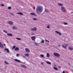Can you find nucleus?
I'll list each match as a JSON object with an SVG mask.
<instances>
[{"instance_id":"1a4fd4ad","label":"nucleus","mask_w":73,"mask_h":73,"mask_svg":"<svg viewBox=\"0 0 73 73\" xmlns=\"http://www.w3.org/2000/svg\"><path fill=\"white\" fill-rule=\"evenodd\" d=\"M15 51H19V47H17L14 49Z\"/></svg>"},{"instance_id":"2f4dec72","label":"nucleus","mask_w":73,"mask_h":73,"mask_svg":"<svg viewBox=\"0 0 73 73\" xmlns=\"http://www.w3.org/2000/svg\"><path fill=\"white\" fill-rule=\"evenodd\" d=\"M64 25H68V23L64 22Z\"/></svg>"},{"instance_id":"58836bf2","label":"nucleus","mask_w":73,"mask_h":73,"mask_svg":"<svg viewBox=\"0 0 73 73\" xmlns=\"http://www.w3.org/2000/svg\"><path fill=\"white\" fill-rule=\"evenodd\" d=\"M11 16H13V15H14V14L13 13H11Z\"/></svg>"},{"instance_id":"f03ea898","label":"nucleus","mask_w":73,"mask_h":73,"mask_svg":"<svg viewBox=\"0 0 73 73\" xmlns=\"http://www.w3.org/2000/svg\"><path fill=\"white\" fill-rule=\"evenodd\" d=\"M54 55L55 57H59L60 56V55L58 53H54Z\"/></svg>"},{"instance_id":"c9c22d12","label":"nucleus","mask_w":73,"mask_h":73,"mask_svg":"<svg viewBox=\"0 0 73 73\" xmlns=\"http://www.w3.org/2000/svg\"><path fill=\"white\" fill-rule=\"evenodd\" d=\"M58 68L59 69H61V66H58Z\"/></svg>"},{"instance_id":"a19ab883","label":"nucleus","mask_w":73,"mask_h":73,"mask_svg":"<svg viewBox=\"0 0 73 73\" xmlns=\"http://www.w3.org/2000/svg\"><path fill=\"white\" fill-rule=\"evenodd\" d=\"M1 5V6H3V7H4V5L3 4H2Z\"/></svg>"},{"instance_id":"79ce46f5","label":"nucleus","mask_w":73,"mask_h":73,"mask_svg":"<svg viewBox=\"0 0 73 73\" xmlns=\"http://www.w3.org/2000/svg\"><path fill=\"white\" fill-rule=\"evenodd\" d=\"M31 30L33 31H34V29L33 28V29H31Z\"/></svg>"},{"instance_id":"ddd939ff","label":"nucleus","mask_w":73,"mask_h":73,"mask_svg":"<svg viewBox=\"0 0 73 73\" xmlns=\"http://www.w3.org/2000/svg\"><path fill=\"white\" fill-rule=\"evenodd\" d=\"M13 29H17L18 28L15 26H14L13 27Z\"/></svg>"},{"instance_id":"393cba45","label":"nucleus","mask_w":73,"mask_h":73,"mask_svg":"<svg viewBox=\"0 0 73 73\" xmlns=\"http://www.w3.org/2000/svg\"><path fill=\"white\" fill-rule=\"evenodd\" d=\"M16 38L17 39V40H21V38Z\"/></svg>"},{"instance_id":"72a5a7b5","label":"nucleus","mask_w":73,"mask_h":73,"mask_svg":"<svg viewBox=\"0 0 73 73\" xmlns=\"http://www.w3.org/2000/svg\"><path fill=\"white\" fill-rule=\"evenodd\" d=\"M33 20H35V21H37V19L36 18H34V19H33Z\"/></svg>"},{"instance_id":"37998d69","label":"nucleus","mask_w":73,"mask_h":73,"mask_svg":"<svg viewBox=\"0 0 73 73\" xmlns=\"http://www.w3.org/2000/svg\"><path fill=\"white\" fill-rule=\"evenodd\" d=\"M35 44L36 45H37V43H35Z\"/></svg>"},{"instance_id":"7c9ffc66","label":"nucleus","mask_w":73,"mask_h":73,"mask_svg":"<svg viewBox=\"0 0 73 73\" xmlns=\"http://www.w3.org/2000/svg\"><path fill=\"white\" fill-rule=\"evenodd\" d=\"M62 48H66V46H64L62 45Z\"/></svg>"},{"instance_id":"7ed1b4c3","label":"nucleus","mask_w":73,"mask_h":73,"mask_svg":"<svg viewBox=\"0 0 73 73\" xmlns=\"http://www.w3.org/2000/svg\"><path fill=\"white\" fill-rule=\"evenodd\" d=\"M0 47L2 48V49H3L4 48V46H3V44H2V43L1 42H0Z\"/></svg>"},{"instance_id":"f257e3e1","label":"nucleus","mask_w":73,"mask_h":73,"mask_svg":"<svg viewBox=\"0 0 73 73\" xmlns=\"http://www.w3.org/2000/svg\"><path fill=\"white\" fill-rule=\"evenodd\" d=\"M43 11V8L41 6H38L36 9V12L38 15H40L41 13Z\"/></svg>"},{"instance_id":"c85d7f7f","label":"nucleus","mask_w":73,"mask_h":73,"mask_svg":"<svg viewBox=\"0 0 73 73\" xmlns=\"http://www.w3.org/2000/svg\"><path fill=\"white\" fill-rule=\"evenodd\" d=\"M40 56L41 57H44V55L43 54H41L40 55Z\"/></svg>"},{"instance_id":"8fccbe9b","label":"nucleus","mask_w":73,"mask_h":73,"mask_svg":"<svg viewBox=\"0 0 73 73\" xmlns=\"http://www.w3.org/2000/svg\"><path fill=\"white\" fill-rule=\"evenodd\" d=\"M3 45L4 46H5V44H4Z\"/></svg>"},{"instance_id":"f704fd0d","label":"nucleus","mask_w":73,"mask_h":73,"mask_svg":"<svg viewBox=\"0 0 73 73\" xmlns=\"http://www.w3.org/2000/svg\"><path fill=\"white\" fill-rule=\"evenodd\" d=\"M58 34H59V35H60V36H61V35H62L61 33L60 32H59V33H58Z\"/></svg>"},{"instance_id":"4be33fe9","label":"nucleus","mask_w":73,"mask_h":73,"mask_svg":"<svg viewBox=\"0 0 73 73\" xmlns=\"http://www.w3.org/2000/svg\"><path fill=\"white\" fill-rule=\"evenodd\" d=\"M46 63H47V64H51V63H50V62H46Z\"/></svg>"},{"instance_id":"dca6fc26","label":"nucleus","mask_w":73,"mask_h":73,"mask_svg":"<svg viewBox=\"0 0 73 73\" xmlns=\"http://www.w3.org/2000/svg\"><path fill=\"white\" fill-rule=\"evenodd\" d=\"M46 55H47V56H46L47 57H50V55H49V53H47Z\"/></svg>"},{"instance_id":"f3484780","label":"nucleus","mask_w":73,"mask_h":73,"mask_svg":"<svg viewBox=\"0 0 73 73\" xmlns=\"http://www.w3.org/2000/svg\"><path fill=\"white\" fill-rule=\"evenodd\" d=\"M17 14L20 15H23V13H17Z\"/></svg>"},{"instance_id":"3c124183","label":"nucleus","mask_w":73,"mask_h":73,"mask_svg":"<svg viewBox=\"0 0 73 73\" xmlns=\"http://www.w3.org/2000/svg\"><path fill=\"white\" fill-rule=\"evenodd\" d=\"M23 58H25V56H23Z\"/></svg>"},{"instance_id":"a211bd4d","label":"nucleus","mask_w":73,"mask_h":73,"mask_svg":"<svg viewBox=\"0 0 73 73\" xmlns=\"http://www.w3.org/2000/svg\"><path fill=\"white\" fill-rule=\"evenodd\" d=\"M54 69L56 70H58V68L57 67H54Z\"/></svg>"},{"instance_id":"cd10ccee","label":"nucleus","mask_w":73,"mask_h":73,"mask_svg":"<svg viewBox=\"0 0 73 73\" xmlns=\"http://www.w3.org/2000/svg\"><path fill=\"white\" fill-rule=\"evenodd\" d=\"M48 26H47V28H48V29H49V28H50V25H48Z\"/></svg>"},{"instance_id":"b1692460","label":"nucleus","mask_w":73,"mask_h":73,"mask_svg":"<svg viewBox=\"0 0 73 73\" xmlns=\"http://www.w3.org/2000/svg\"><path fill=\"white\" fill-rule=\"evenodd\" d=\"M15 48H16V46H13L12 49H14Z\"/></svg>"},{"instance_id":"603ef678","label":"nucleus","mask_w":73,"mask_h":73,"mask_svg":"<svg viewBox=\"0 0 73 73\" xmlns=\"http://www.w3.org/2000/svg\"><path fill=\"white\" fill-rule=\"evenodd\" d=\"M1 53V52H0V54Z\"/></svg>"},{"instance_id":"aec40b11","label":"nucleus","mask_w":73,"mask_h":73,"mask_svg":"<svg viewBox=\"0 0 73 73\" xmlns=\"http://www.w3.org/2000/svg\"><path fill=\"white\" fill-rule=\"evenodd\" d=\"M25 56H27L28 57H29V54H25Z\"/></svg>"},{"instance_id":"6ab92c4d","label":"nucleus","mask_w":73,"mask_h":73,"mask_svg":"<svg viewBox=\"0 0 73 73\" xmlns=\"http://www.w3.org/2000/svg\"><path fill=\"white\" fill-rule=\"evenodd\" d=\"M58 5L59 6H61V5H63V4L61 3H58Z\"/></svg>"},{"instance_id":"4468645a","label":"nucleus","mask_w":73,"mask_h":73,"mask_svg":"<svg viewBox=\"0 0 73 73\" xmlns=\"http://www.w3.org/2000/svg\"><path fill=\"white\" fill-rule=\"evenodd\" d=\"M21 67H24V68H27V66H25V65H21Z\"/></svg>"},{"instance_id":"39448f33","label":"nucleus","mask_w":73,"mask_h":73,"mask_svg":"<svg viewBox=\"0 0 73 73\" xmlns=\"http://www.w3.org/2000/svg\"><path fill=\"white\" fill-rule=\"evenodd\" d=\"M61 9L62 12H64L65 11V7H64V6H61Z\"/></svg>"},{"instance_id":"de8ad7c7","label":"nucleus","mask_w":73,"mask_h":73,"mask_svg":"<svg viewBox=\"0 0 73 73\" xmlns=\"http://www.w3.org/2000/svg\"><path fill=\"white\" fill-rule=\"evenodd\" d=\"M41 64H42V65H43L44 64V63H42V62Z\"/></svg>"},{"instance_id":"473e14b6","label":"nucleus","mask_w":73,"mask_h":73,"mask_svg":"<svg viewBox=\"0 0 73 73\" xmlns=\"http://www.w3.org/2000/svg\"><path fill=\"white\" fill-rule=\"evenodd\" d=\"M41 43H44V40H42L41 41Z\"/></svg>"},{"instance_id":"9b49d317","label":"nucleus","mask_w":73,"mask_h":73,"mask_svg":"<svg viewBox=\"0 0 73 73\" xmlns=\"http://www.w3.org/2000/svg\"><path fill=\"white\" fill-rule=\"evenodd\" d=\"M7 36H13V35H12V34L11 33H9L7 34Z\"/></svg>"},{"instance_id":"c756f323","label":"nucleus","mask_w":73,"mask_h":73,"mask_svg":"<svg viewBox=\"0 0 73 73\" xmlns=\"http://www.w3.org/2000/svg\"><path fill=\"white\" fill-rule=\"evenodd\" d=\"M55 33H57V34H58V33H59V32H58L57 31H56Z\"/></svg>"},{"instance_id":"a18cd8bd","label":"nucleus","mask_w":73,"mask_h":73,"mask_svg":"<svg viewBox=\"0 0 73 73\" xmlns=\"http://www.w3.org/2000/svg\"><path fill=\"white\" fill-rule=\"evenodd\" d=\"M62 73H65V71H63V72H62Z\"/></svg>"},{"instance_id":"5fc2aeb1","label":"nucleus","mask_w":73,"mask_h":73,"mask_svg":"<svg viewBox=\"0 0 73 73\" xmlns=\"http://www.w3.org/2000/svg\"><path fill=\"white\" fill-rule=\"evenodd\" d=\"M32 35H33V34H32Z\"/></svg>"},{"instance_id":"5701e85b","label":"nucleus","mask_w":73,"mask_h":73,"mask_svg":"<svg viewBox=\"0 0 73 73\" xmlns=\"http://www.w3.org/2000/svg\"><path fill=\"white\" fill-rule=\"evenodd\" d=\"M5 64H7V65L9 64V63H8V62H7V61H5Z\"/></svg>"},{"instance_id":"2eb2a0df","label":"nucleus","mask_w":73,"mask_h":73,"mask_svg":"<svg viewBox=\"0 0 73 73\" xmlns=\"http://www.w3.org/2000/svg\"><path fill=\"white\" fill-rule=\"evenodd\" d=\"M68 49L70 50H73V48L70 47H68Z\"/></svg>"},{"instance_id":"423d86ee","label":"nucleus","mask_w":73,"mask_h":73,"mask_svg":"<svg viewBox=\"0 0 73 73\" xmlns=\"http://www.w3.org/2000/svg\"><path fill=\"white\" fill-rule=\"evenodd\" d=\"M25 50L26 52H27V53H29V52H30V51L29 50V49L28 48H26Z\"/></svg>"},{"instance_id":"a878e982","label":"nucleus","mask_w":73,"mask_h":73,"mask_svg":"<svg viewBox=\"0 0 73 73\" xmlns=\"http://www.w3.org/2000/svg\"><path fill=\"white\" fill-rule=\"evenodd\" d=\"M12 8V7H8V9H11Z\"/></svg>"},{"instance_id":"bb28decb","label":"nucleus","mask_w":73,"mask_h":73,"mask_svg":"<svg viewBox=\"0 0 73 73\" xmlns=\"http://www.w3.org/2000/svg\"><path fill=\"white\" fill-rule=\"evenodd\" d=\"M3 32H5V33H8V32L7 31H6L5 30H4L3 31Z\"/></svg>"},{"instance_id":"6e6552de","label":"nucleus","mask_w":73,"mask_h":73,"mask_svg":"<svg viewBox=\"0 0 73 73\" xmlns=\"http://www.w3.org/2000/svg\"><path fill=\"white\" fill-rule=\"evenodd\" d=\"M4 50L5 51V50H7V53H9V50L8 49V48H5V49Z\"/></svg>"},{"instance_id":"c03bdc74","label":"nucleus","mask_w":73,"mask_h":73,"mask_svg":"<svg viewBox=\"0 0 73 73\" xmlns=\"http://www.w3.org/2000/svg\"><path fill=\"white\" fill-rule=\"evenodd\" d=\"M33 8L34 9H35V7H33Z\"/></svg>"},{"instance_id":"864d4df0","label":"nucleus","mask_w":73,"mask_h":73,"mask_svg":"<svg viewBox=\"0 0 73 73\" xmlns=\"http://www.w3.org/2000/svg\"><path fill=\"white\" fill-rule=\"evenodd\" d=\"M55 66H56V65H55Z\"/></svg>"},{"instance_id":"f8f14e48","label":"nucleus","mask_w":73,"mask_h":73,"mask_svg":"<svg viewBox=\"0 0 73 73\" xmlns=\"http://www.w3.org/2000/svg\"><path fill=\"white\" fill-rule=\"evenodd\" d=\"M9 24L10 25H13V22L11 21H9Z\"/></svg>"},{"instance_id":"9d476101","label":"nucleus","mask_w":73,"mask_h":73,"mask_svg":"<svg viewBox=\"0 0 73 73\" xmlns=\"http://www.w3.org/2000/svg\"><path fill=\"white\" fill-rule=\"evenodd\" d=\"M14 61H15L16 62H21V61L20 60H18L17 59H15L14 60Z\"/></svg>"},{"instance_id":"0eeeda50","label":"nucleus","mask_w":73,"mask_h":73,"mask_svg":"<svg viewBox=\"0 0 73 73\" xmlns=\"http://www.w3.org/2000/svg\"><path fill=\"white\" fill-rule=\"evenodd\" d=\"M30 15H33V16H36L37 15L36 14H35V13H30Z\"/></svg>"},{"instance_id":"4c0bfd02","label":"nucleus","mask_w":73,"mask_h":73,"mask_svg":"<svg viewBox=\"0 0 73 73\" xmlns=\"http://www.w3.org/2000/svg\"><path fill=\"white\" fill-rule=\"evenodd\" d=\"M46 42H49V41L47 40H45Z\"/></svg>"},{"instance_id":"412c9836","label":"nucleus","mask_w":73,"mask_h":73,"mask_svg":"<svg viewBox=\"0 0 73 73\" xmlns=\"http://www.w3.org/2000/svg\"><path fill=\"white\" fill-rule=\"evenodd\" d=\"M33 29H34V31H36L37 30V28H36V27H34Z\"/></svg>"},{"instance_id":"ea45409f","label":"nucleus","mask_w":73,"mask_h":73,"mask_svg":"<svg viewBox=\"0 0 73 73\" xmlns=\"http://www.w3.org/2000/svg\"><path fill=\"white\" fill-rule=\"evenodd\" d=\"M16 56H17V57H19V54H17Z\"/></svg>"},{"instance_id":"e433bc0d","label":"nucleus","mask_w":73,"mask_h":73,"mask_svg":"<svg viewBox=\"0 0 73 73\" xmlns=\"http://www.w3.org/2000/svg\"><path fill=\"white\" fill-rule=\"evenodd\" d=\"M65 45L66 46V47L68 46V44H65Z\"/></svg>"},{"instance_id":"49530a36","label":"nucleus","mask_w":73,"mask_h":73,"mask_svg":"<svg viewBox=\"0 0 73 73\" xmlns=\"http://www.w3.org/2000/svg\"><path fill=\"white\" fill-rule=\"evenodd\" d=\"M68 64L69 65H70V63H68Z\"/></svg>"},{"instance_id":"20e7f679","label":"nucleus","mask_w":73,"mask_h":73,"mask_svg":"<svg viewBox=\"0 0 73 73\" xmlns=\"http://www.w3.org/2000/svg\"><path fill=\"white\" fill-rule=\"evenodd\" d=\"M31 38L33 41H35L36 39V36H33L31 37Z\"/></svg>"},{"instance_id":"09e8293b","label":"nucleus","mask_w":73,"mask_h":73,"mask_svg":"<svg viewBox=\"0 0 73 73\" xmlns=\"http://www.w3.org/2000/svg\"><path fill=\"white\" fill-rule=\"evenodd\" d=\"M45 12H48V11H45Z\"/></svg>"}]
</instances>
